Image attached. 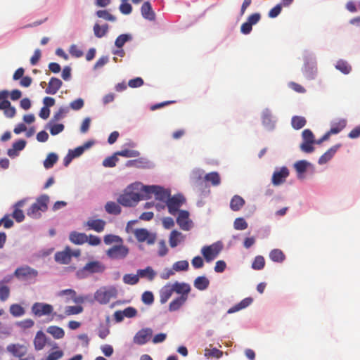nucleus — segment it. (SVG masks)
<instances>
[{"instance_id": "nucleus-1", "label": "nucleus", "mask_w": 360, "mask_h": 360, "mask_svg": "<svg viewBox=\"0 0 360 360\" xmlns=\"http://www.w3.org/2000/svg\"><path fill=\"white\" fill-rule=\"evenodd\" d=\"M144 199L143 185L141 183H134L127 187L124 193L117 198V201L123 206L131 207Z\"/></svg>"}, {"instance_id": "nucleus-2", "label": "nucleus", "mask_w": 360, "mask_h": 360, "mask_svg": "<svg viewBox=\"0 0 360 360\" xmlns=\"http://www.w3.org/2000/svg\"><path fill=\"white\" fill-rule=\"evenodd\" d=\"M27 201V198H23L16 202L12 206V212L10 214H6L0 219V225H13V220L16 223H21L24 221L25 215L23 208Z\"/></svg>"}, {"instance_id": "nucleus-3", "label": "nucleus", "mask_w": 360, "mask_h": 360, "mask_svg": "<svg viewBox=\"0 0 360 360\" xmlns=\"http://www.w3.org/2000/svg\"><path fill=\"white\" fill-rule=\"evenodd\" d=\"M49 202V197L46 195L39 196L35 202L27 210V215L32 219H39L43 212L48 210V204Z\"/></svg>"}, {"instance_id": "nucleus-4", "label": "nucleus", "mask_w": 360, "mask_h": 360, "mask_svg": "<svg viewBox=\"0 0 360 360\" xmlns=\"http://www.w3.org/2000/svg\"><path fill=\"white\" fill-rule=\"evenodd\" d=\"M152 194L155 195L156 200L166 203L170 196V191L160 186L143 185V196H145V199L150 198Z\"/></svg>"}, {"instance_id": "nucleus-5", "label": "nucleus", "mask_w": 360, "mask_h": 360, "mask_svg": "<svg viewBox=\"0 0 360 360\" xmlns=\"http://www.w3.org/2000/svg\"><path fill=\"white\" fill-rule=\"evenodd\" d=\"M117 289L113 286L101 287L94 293V299L101 304H108L111 299L117 297Z\"/></svg>"}, {"instance_id": "nucleus-6", "label": "nucleus", "mask_w": 360, "mask_h": 360, "mask_svg": "<svg viewBox=\"0 0 360 360\" xmlns=\"http://www.w3.org/2000/svg\"><path fill=\"white\" fill-rule=\"evenodd\" d=\"M105 266L99 261L87 262L82 269L78 271L77 274L80 278H86L90 274L102 273L105 271Z\"/></svg>"}, {"instance_id": "nucleus-7", "label": "nucleus", "mask_w": 360, "mask_h": 360, "mask_svg": "<svg viewBox=\"0 0 360 360\" xmlns=\"http://www.w3.org/2000/svg\"><path fill=\"white\" fill-rule=\"evenodd\" d=\"M222 248L223 246L221 243H214L210 245L204 246L201 250V253L205 261L210 262L219 255Z\"/></svg>"}, {"instance_id": "nucleus-8", "label": "nucleus", "mask_w": 360, "mask_h": 360, "mask_svg": "<svg viewBox=\"0 0 360 360\" xmlns=\"http://www.w3.org/2000/svg\"><path fill=\"white\" fill-rule=\"evenodd\" d=\"M38 275L37 270L29 266L18 267L14 272V276L20 281H30L34 280Z\"/></svg>"}, {"instance_id": "nucleus-9", "label": "nucleus", "mask_w": 360, "mask_h": 360, "mask_svg": "<svg viewBox=\"0 0 360 360\" xmlns=\"http://www.w3.org/2000/svg\"><path fill=\"white\" fill-rule=\"evenodd\" d=\"M129 248L119 243L109 248L106 251V255L112 259H122L129 254Z\"/></svg>"}, {"instance_id": "nucleus-10", "label": "nucleus", "mask_w": 360, "mask_h": 360, "mask_svg": "<svg viewBox=\"0 0 360 360\" xmlns=\"http://www.w3.org/2000/svg\"><path fill=\"white\" fill-rule=\"evenodd\" d=\"M186 200L181 195H175L172 197L169 196L167 201L166 202L168 212L172 214L176 215L179 212V208L185 202Z\"/></svg>"}, {"instance_id": "nucleus-11", "label": "nucleus", "mask_w": 360, "mask_h": 360, "mask_svg": "<svg viewBox=\"0 0 360 360\" xmlns=\"http://www.w3.org/2000/svg\"><path fill=\"white\" fill-rule=\"evenodd\" d=\"M79 255V250L72 252L70 248L66 247L63 251L57 252L54 258L60 264H68L71 261L72 256L78 257Z\"/></svg>"}, {"instance_id": "nucleus-12", "label": "nucleus", "mask_w": 360, "mask_h": 360, "mask_svg": "<svg viewBox=\"0 0 360 360\" xmlns=\"http://www.w3.org/2000/svg\"><path fill=\"white\" fill-rule=\"evenodd\" d=\"M134 236L139 242H146L148 245L154 244L156 240V234L149 232L146 229H136Z\"/></svg>"}, {"instance_id": "nucleus-13", "label": "nucleus", "mask_w": 360, "mask_h": 360, "mask_svg": "<svg viewBox=\"0 0 360 360\" xmlns=\"http://www.w3.org/2000/svg\"><path fill=\"white\" fill-rule=\"evenodd\" d=\"M53 311V306L47 303L35 302L32 307V312L39 317L50 315Z\"/></svg>"}, {"instance_id": "nucleus-14", "label": "nucleus", "mask_w": 360, "mask_h": 360, "mask_svg": "<svg viewBox=\"0 0 360 360\" xmlns=\"http://www.w3.org/2000/svg\"><path fill=\"white\" fill-rule=\"evenodd\" d=\"M289 174V169L286 167H282L276 169L271 177L272 184L276 186L283 184L285 182Z\"/></svg>"}, {"instance_id": "nucleus-15", "label": "nucleus", "mask_w": 360, "mask_h": 360, "mask_svg": "<svg viewBox=\"0 0 360 360\" xmlns=\"http://www.w3.org/2000/svg\"><path fill=\"white\" fill-rule=\"evenodd\" d=\"M153 335V330L150 328H143L138 331L134 337V342L137 345L146 344Z\"/></svg>"}, {"instance_id": "nucleus-16", "label": "nucleus", "mask_w": 360, "mask_h": 360, "mask_svg": "<svg viewBox=\"0 0 360 360\" xmlns=\"http://www.w3.org/2000/svg\"><path fill=\"white\" fill-rule=\"evenodd\" d=\"M174 292L180 295L179 297H184L188 299V294L191 292V286L189 284L186 283H180L178 281L172 283Z\"/></svg>"}, {"instance_id": "nucleus-17", "label": "nucleus", "mask_w": 360, "mask_h": 360, "mask_svg": "<svg viewBox=\"0 0 360 360\" xmlns=\"http://www.w3.org/2000/svg\"><path fill=\"white\" fill-rule=\"evenodd\" d=\"M174 293L172 283H168L165 285L160 290V302L161 304H165Z\"/></svg>"}, {"instance_id": "nucleus-18", "label": "nucleus", "mask_w": 360, "mask_h": 360, "mask_svg": "<svg viewBox=\"0 0 360 360\" xmlns=\"http://www.w3.org/2000/svg\"><path fill=\"white\" fill-rule=\"evenodd\" d=\"M63 85L62 81L57 77H51L45 92L48 94H56Z\"/></svg>"}, {"instance_id": "nucleus-19", "label": "nucleus", "mask_w": 360, "mask_h": 360, "mask_svg": "<svg viewBox=\"0 0 360 360\" xmlns=\"http://www.w3.org/2000/svg\"><path fill=\"white\" fill-rule=\"evenodd\" d=\"M7 351L11 353L13 356L21 358L26 354L27 348L22 345L11 344L8 345Z\"/></svg>"}, {"instance_id": "nucleus-20", "label": "nucleus", "mask_w": 360, "mask_h": 360, "mask_svg": "<svg viewBox=\"0 0 360 360\" xmlns=\"http://www.w3.org/2000/svg\"><path fill=\"white\" fill-rule=\"evenodd\" d=\"M46 335L41 330L38 331L34 339V349L37 351L43 349L46 344Z\"/></svg>"}, {"instance_id": "nucleus-21", "label": "nucleus", "mask_w": 360, "mask_h": 360, "mask_svg": "<svg viewBox=\"0 0 360 360\" xmlns=\"http://www.w3.org/2000/svg\"><path fill=\"white\" fill-rule=\"evenodd\" d=\"M340 146L341 144H336L330 148L323 155L319 158V163L320 165H323L328 162L334 156Z\"/></svg>"}, {"instance_id": "nucleus-22", "label": "nucleus", "mask_w": 360, "mask_h": 360, "mask_svg": "<svg viewBox=\"0 0 360 360\" xmlns=\"http://www.w3.org/2000/svg\"><path fill=\"white\" fill-rule=\"evenodd\" d=\"M142 16L149 20H154L155 19V14L152 9L150 2H144L141 8Z\"/></svg>"}, {"instance_id": "nucleus-23", "label": "nucleus", "mask_w": 360, "mask_h": 360, "mask_svg": "<svg viewBox=\"0 0 360 360\" xmlns=\"http://www.w3.org/2000/svg\"><path fill=\"white\" fill-rule=\"evenodd\" d=\"M245 201L241 196L238 195H235L231 199L230 208L231 210L237 212L241 210L242 207L245 205Z\"/></svg>"}, {"instance_id": "nucleus-24", "label": "nucleus", "mask_w": 360, "mask_h": 360, "mask_svg": "<svg viewBox=\"0 0 360 360\" xmlns=\"http://www.w3.org/2000/svg\"><path fill=\"white\" fill-rule=\"evenodd\" d=\"M0 110L4 111V115L9 118H12L15 115V108L11 106L10 101L4 100L0 102Z\"/></svg>"}, {"instance_id": "nucleus-25", "label": "nucleus", "mask_w": 360, "mask_h": 360, "mask_svg": "<svg viewBox=\"0 0 360 360\" xmlns=\"http://www.w3.org/2000/svg\"><path fill=\"white\" fill-rule=\"evenodd\" d=\"M70 240L77 245H82L87 242L88 236L85 233L73 231L70 234Z\"/></svg>"}, {"instance_id": "nucleus-26", "label": "nucleus", "mask_w": 360, "mask_h": 360, "mask_svg": "<svg viewBox=\"0 0 360 360\" xmlns=\"http://www.w3.org/2000/svg\"><path fill=\"white\" fill-rule=\"evenodd\" d=\"M83 311V307L81 306H68L65 309V314L57 315L60 319H64L65 316L79 314Z\"/></svg>"}, {"instance_id": "nucleus-27", "label": "nucleus", "mask_w": 360, "mask_h": 360, "mask_svg": "<svg viewBox=\"0 0 360 360\" xmlns=\"http://www.w3.org/2000/svg\"><path fill=\"white\" fill-rule=\"evenodd\" d=\"M347 125V121L345 119L339 120L331 124L330 129L328 131L329 134H336L340 133Z\"/></svg>"}, {"instance_id": "nucleus-28", "label": "nucleus", "mask_w": 360, "mask_h": 360, "mask_svg": "<svg viewBox=\"0 0 360 360\" xmlns=\"http://www.w3.org/2000/svg\"><path fill=\"white\" fill-rule=\"evenodd\" d=\"M48 333L51 335L55 339H61L65 336L64 330L57 326H49L46 329Z\"/></svg>"}, {"instance_id": "nucleus-29", "label": "nucleus", "mask_w": 360, "mask_h": 360, "mask_svg": "<svg viewBox=\"0 0 360 360\" xmlns=\"http://www.w3.org/2000/svg\"><path fill=\"white\" fill-rule=\"evenodd\" d=\"M59 295H69L70 296L71 299L74 301L75 303H82L84 302V298L82 296H77L76 292L74 290L72 289H66L61 290L59 292Z\"/></svg>"}, {"instance_id": "nucleus-30", "label": "nucleus", "mask_w": 360, "mask_h": 360, "mask_svg": "<svg viewBox=\"0 0 360 360\" xmlns=\"http://www.w3.org/2000/svg\"><path fill=\"white\" fill-rule=\"evenodd\" d=\"M187 300L184 297H178L173 300L169 305V311H175L179 310Z\"/></svg>"}, {"instance_id": "nucleus-31", "label": "nucleus", "mask_w": 360, "mask_h": 360, "mask_svg": "<svg viewBox=\"0 0 360 360\" xmlns=\"http://www.w3.org/2000/svg\"><path fill=\"white\" fill-rule=\"evenodd\" d=\"M176 222L178 225H190L189 212L186 210H180L177 212Z\"/></svg>"}, {"instance_id": "nucleus-32", "label": "nucleus", "mask_w": 360, "mask_h": 360, "mask_svg": "<svg viewBox=\"0 0 360 360\" xmlns=\"http://www.w3.org/2000/svg\"><path fill=\"white\" fill-rule=\"evenodd\" d=\"M210 285V281L205 276H198L194 281V286L199 290H206Z\"/></svg>"}, {"instance_id": "nucleus-33", "label": "nucleus", "mask_w": 360, "mask_h": 360, "mask_svg": "<svg viewBox=\"0 0 360 360\" xmlns=\"http://www.w3.org/2000/svg\"><path fill=\"white\" fill-rule=\"evenodd\" d=\"M184 240V236L180 232L172 231L169 236V245L175 248Z\"/></svg>"}, {"instance_id": "nucleus-34", "label": "nucleus", "mask_w": 360, "mask_h": 360, "mask_svg": "<svg viewBox=\"0 0 360 360\" xmlns=\"http://www.w3.org/2000/svg\"><path fill=\"white\" fill-rule=\"evenodd\" d=\"M262 123L263 124L269 128L272 129L274 127V121L271 112L269 110H265L262 113Z\"/></svg>"}, {"instance_id": "nucleus-35", "label": "nucleus", "mask_w": 360, "mask_h": 360, "mask_svg": "<svg viewBox=\"0 0 360 360\" xmlns=\"http://www.w3.org/2000/svg\"><path fill=\"white\" fill-rule=\"evenodd\" d=\"M252 298H250V297L245 298L240 302L236 304L233 307L230 308L228 310V313L231 314V313L236 312L240 309H243L247 307L248 306H249L252 303Z\"/></svg>"}, {"instance_id": "nucleus-36", "label": "nucleus", "mask_w": 360, "mask_h": 360, "mask_svg": "<svg viewBox=\"0 0 360 360\" xmlns=\"http://www.w3.org/2000/svg\"><path fill=\"white\" fill-rule=\"evenodd\" d=\"M309 162L306 160H300L295 163L294 167L298 174V178H302V174L306 172Z\"/></svg>"}, {"instance_id": "nucleus-37", "label": "nucleus", "mask_w": 360, "mask_h": 360, "mask_svg": "<svg viewBox=\"0 0 360 360\" xmlns=\"http://www.w3.org/2000/svg\"><path fill=\"white\" fill-rule=\"evenodd\" d=\"M9 311L14 317H20L25 314V309L18 304H13L10 306Z\"/></svg>"}, {"instance_id": "nucleus-38", "label": "nucleus", "mask_w": 360, "mask_h": 360, "mask_svg": "<svg viewBox=\"0 0 360 360\" xmlns=\"http://www.w3.org/2000/svg\"><path fill=\"white\" fill-rule=\"evenodd\" d=\"M270 259L275 262H282L285 259V255L279 249H274L269 253Z\"/></svg>"}, {"instance_id": "nucleus-39", "label": "nucleus", "mask_w": 360, "mask_h": 360, "mask_svg": "<svg viewBox=\"0 0 360 360\" xmlns=\"http://www.w3.org/2000/svg\"><path fill=\"white\" fill-rule=\"evenodd\" d=\"M105 210L109 214H118L121 212L120 206L115 202H108L105 206Z\"/></svg>"}, {"instance_id": "nucleus-40", "label": "nucleus", "mask_w": 360, "mask_h": 360, "mask_svg": "<svg viewBox=\"0 0 360 360\" xmlns=\"http://www.w3.org/2000/svg\"><path fill=\"white\" fill-rule=\"evenodd\" d=\"M307 123V120L304 117L294 116L292 118V126L295 129H302Z\"/></svg>"}, {"instance_id": "nucleus-41", "label": "nucleus", "mask_w": 360, "mask_h": 360, "mask_svg": "<svg viewBox=\"0 0 360 360\" xmlns=\"http://www.w3.org/2000/svg\"><path fill=\"white\" fill-rule=\"evenodd\" d=\"M58 161V155L53 153H49L44 161V167L46 169H50Z\"/></svg>"}, {"instance_id": "nucleus-42", "label": "nucleus", "mask_w": 360, "mask_h": 360, "mask_svg": "<svg viewBox=\"0 0 360 360\" xmlns=\"http://www.w3.org/2000/svg\"><path fill=\"white\" fill-rule=\"evenodd\" d=\"M205 179L207 181H210L214 186L219 185L221 182L219 174L216 172L207 174L205 176Z\"/></svg>"}, {"instance_id": "nucleus-43", "label": "nucleus", "mask_w": 360, "mask_h": 360, "mask_svg": "<svg viewBox=\"0 0 360 360\" xmlns=\"http://www.w3.org/2000/svg\"><path fill=\"white\" fill-rule=\"evenodd\" d=\"M137 273L140 277H147L150 281L153 280L155 276V271L150 266L144 269H139Z\"/></svg>"}, {"instance_id": "nucleus-44", "label": "nucleus", "mask_w": 360, "mask_h": 360, "mask_svg": "<svg viewBox=\"0 0 360 360\" xmlns=\"http://www.w3.org/2000/svg\"><path fill=\"white\" fill-rule=\"evenodd\" d=\"M55 121H51L49 122V130L51 135H57L64 129V125L63 124H56Z\"/></svg>"}, {"instance_id": "nucleus-45", "label": "nucleus", "mask_w": 360, "mask_h": 360, "mask_svg": "<svg viewBox=\"0 0 360 360\" xmlns=\"http://www.w3.org/2000/svg\"><path fill=\"white\" fill-rule=\"evenodd\" d=\"M5 281H0V300L5 302L10 295V288L4 285Z\"/></svg>"}, {"instance_id": "nucleus-46", "label": "nucleus", "mask_w": 360, "mask_h": 360, "mask_svg": "<svg viewBox=\"0 0 360 360\" xmlns=\"http://www.w3.org/2000/svg\"><path fill=\"white\" fill-rule=\"evenodd\" d=\"M335 68L343 74H349L352 70V67L347 63V62L343 60H340L337 62Z\"/></svg>"}, {"instance_id": "nucleus-47", "label": "nucleus", "mask_w": 360, "mask_h": 360, "mask_svg": "<svg viewBox=\"0 0 360 360\" xmlns=\"http://www.w3.org/2000/svg\"><path fill=\"white\" fill-rule=\"evenodd\" d=\"M108 25H104L101 27L98 24L96 23L94 26V32L96 37L101 38L105 36L108 32Z\"/></svg>"}, {"instance_id": "nucleus-48", "label": "nucleus", "mask_w": 360, "mask_h": 360, "mask_svg": "<svg viewBox=\"0 0 360 360\" xmlns=\"http://www.w3.org/2000/svg\"><path fill=\"white\" fill-rule=\"evenodd\" d=\"M115 155L125 158H136L139 155V152L134 150L124 149L115 153Z\"/></svg>"}, {"instance_id": "nucleus-49", "label": "nucleus", "mask_w": 360, "mask_h": 360, "mask_svg": "<svg viewBox=\"0 0 360 360\" xmlns=\"http://www.w3.org/2000/svg\"><path fill=\"white\" fill-rule=\"evenodd\" d=\"M131 34H122L117 37L115 41V44L117 48H122L124 44L131 39Z\"/></svg>"}, {"instance_id": "nucleus-50", "label": "nucleus", "mask_w": 360, "mask_h": 360, "mask_svg": "<svg viewBox=\"0 0 360 360\" xmlns=\"http://www.w3.org/2000/svg\"><path fill=\"white\" fill-rule=\"evenodd\" d=\"M103 240L106 245H110L112 243H116V245H117L123 243L122 239L120 236L112 234L105 236Z\"/></svg>"}, {"instance_id": "nucleus-51", "label": "nucleus", "mask_w": 360, "mask_h": 360, "mask_svg": "<svg viewBox=\"0 0 360 360\" xmlns=\"http://www.w3.org/2000/svg\"><path fill=\"white\" fill-rule=\"evenodd\" d=\"M264 265L265 260L264 257L259 255L255 257L252 264V268L255 270H261L264 267Z\"/></svg>"}, {"instance_id": "nucleus-52", "label": "nucleus", "mask_w": 360, "mask_h": 360, "mask_svg": "<svg viewBox=\"0 0 360 360\" xmlns=\"http://www.w3.org/2000/svg\"><path fill=\"white\" fill-rule=\"evenodd\" d=\"M223 355V352L217 349V348H212V349H205V356L207 358L210 357H214L217 359H219Z\"/></svg>"}, {"instance_id": "nucleus-53", "label": "nucleus", "mask_w": 360, "mask_h": 360, "mask_svg": "<svg viewBox=\"0 0 360 360\" xmlns=\"http://www.w3.org/2000/svg\"><path fill=\"white\" fill-rule=\"evenodd\" d=\"M117 155H115V153L112 156H109L106 158L103 162V165L105 167H113L116 165L117 161L119 159L117 157Z\"/></svg>"}, {"instance_id": "nucleus-54", "label": "nucleus", "mask_w": 360, "mask_h": 360, "mask_svg": "<svg viewBox=\"0 0 360 360\" xmlns=\"http://www.w3.org/2000/svg\"><path fill=\"white\" fill-rule=\"evenodd\" d=\"M139 275H135V274H125L124 276H123V281L126 283V284H129V285H135L139 281Z\"/></svg>"}, {"instance_id": "nucleus-55", "label": "nucleus", "mask_w": 360, "mask_h": 360, "mask_svg": "<svg viewBox=\"0 0 360 360\" xmlns=\"http://www.w3.org/2000/svg\"><path fill=\"white\" fill-rule=\"evenodd\" d=\"M96 15L98 18H103L105 20L114 22L116 20V18L110 14L108 11L106 10H99L96 12Z\"/></svg>"}, {"instance_id": "nucleus-56", "label": "nucleus", "mask_w": 360, "mask_h": 360, "mask_svg": "<svg viewBox=\"0 0 360 360\" xmlns=\"http://www.w3.org/2000/svg\"><path fill=\"white\" fill-rule=\"evenodd\" d=\"M188 269V262L186 260H181L173 264V270L176 271H186Z\"/></svg>"}, {"instance_id": "nucleus-57", "label": "nucleus", "mask_w": 360, "mask_h": 360, "mask_svg": "<svg viewBox=\"0 0 360 360\" xmlns=\"http://www.w3.org/2000/svg\"><path fill=\"white\" fill-rule=\"evenodd\" d=\"M142 302L147 304L150 305L154 302V296L152 292L150 291H145L141 296Z\"/></svg>"}, {"instance_id": "nucleus-58", "label": "nucleus", "mask_w": 360, "mask_h": 360, "mask_svg": "<svg viewBox=\"0 0 360 360\" xmlns=\"http://www.w3.org/2000/svg\"><path fill=\"white\" fill-rule=\"evenodd\" d=\"M122 3L120 6V11L124 15L131 13L132 7L130 4L127 3V0H122Z\"/></svg>"}, {"instance_id": "nucleus-59", "label": "nucleus", "mask_w": 360, "mask_h": 360, "mask_svg": "<svg viewBox=\"0 0 360 360\" xmlns=\"http://www.w3.org/2000/svg\"><path fill=\"white\" fill-rule=\"evenodd\" d=\"M314 143H315L303 141V142L300 145V149L302 150V151L307 153H311L314 150V148L313 146Z\"/></svg>"}, {"instance_id": "nucleus-60", "label": "nucleus", "mask_w": 360, "mask_h": 360, "mask_svg": "<svg viewBox=\"0 0 360 360\" xmlns=\"http://www.w3.org/2000/svg\"><path fill=\"white\" fill-rule=\"evenodd\" d=\"M34 324V322L31 319H27L17 323V326L22 329H27L32 328Z\"/></svg>"}, {"instance_id": "nucleus-61", "label": "nucleus", "mask_w": 360, "mask_h": 360, "mask_svg": "<svg viewBox=\"0 0 360 360\" xmlns=\"http://www.w3.org/2000/svg\"><path fill=\"white\" fill-rule=\"evenodd\" d=\"M302 136L303 141L314 143L316 142V140L314 139V136L310 129H304L302 131Z\"/></svg>"}, {"instance_id": "nucleus-62", "label": "nucleus", "mask_w": 360, "mask_h": 360, "mask_svg": "<svg viewBox=\"0 0 360 360\" xmlns=\"http://www.w3.org/2000/svg\"><path fill=\"white\" fill-rule=\"evenodd\" d=\"M68 112L67 108H60V109L53 115L51 121H58L64 117L65 114Z\"/></svg>"}, {"instance_id": "nucleus-63", "label": "nucleus", "mask_w": 360, "mask_h": 360, "mask_svg": "<svg viewBox=\"0 0 360 360\" xmlns=\"http://www.w3.org/2000/svg\"><path fill=\"white\" fill-rule=\"evenodd\" d=\"M84 105V100L79 98L71 102L70 106L74 110H79L83 108Z\"/></svg>"}, {"instance_id": "nucleus-64", "label": "nucleus", "mask_w": 360, "mask_h": 360, "mask_svg": "<svg viewBox=\"0 0 360 360\" xmlns=\"http://www.w3.org/2000/svg\"><path fill=\"white\" fill-rule=\"evenodd\" d=\"M70 53L71 56L79 58L83 56V51L75 44H72L70 48Z\"/></svg>"}]
</instances>
